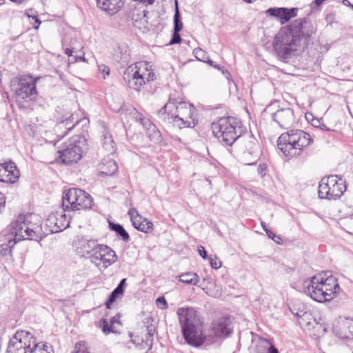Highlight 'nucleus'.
<instances>
[{
	"instance_id": "9d476101",
	"label": "nucleus",
	"mask_w": 353,
	"mask_h": 353,
	"mask_svg": "<svg viewBox=\"0 0 353 353\" xmlns=\"http://www.w3.org/2000/svg\"><path fill=\"white\" fill-rule=\"evenodd\" d=\"M39 78H33L30 75H23L12 79L10 87L14 92L15 99L18 103L33 101L37 96L36 84Z\"/></svg>"
},
{
	"instance_id": "393cba45",
	"label": "nucleus",
	"mask_w": 353,
	"mask_h": 353,
	"mask_svg": "<svg viewBox=\"0 0 353 353\" xmlns=\"http://www.w3.org/2000/svg\"><path fill=\"white\" fill-rule=\"evenodd\" d=\"M100 245L101 244L97 243L94 240H87L82 243L81 249L83 252L86 254L88 257L91 259Z\"/></svg>"
},
{
	"instance_id": "f257e3e1",
	"label": "nucleus",
	"mask_w": 353,
	"mask_h": 353,
	"mask_svg": "<svg viewBox=\"0 0 353 353\" xmlns=\"http://www.w3.org/2000/svg\"><path fill=\"white\" fill-rule=\"evenodd\" d=\"M176 314L185 341L194 347L212 344L218 337L228 336L232 331L230 317L219 319L212 324L208 334H204L203 323L194 309L179 307Z\"/></svg>"
},
{
	"instance_id": "f3484780",
	"label": "nucleus",
	"mask_w": 353,
	"mask_h": 353,
	"mask_svg": "<svg viewBox=\"0 0 353 353\" xmlns=\"http://www.w3.org/2000/svg\"><path fill=\"white\" fill-rule=\"evenodd\" d=\"M273 120L283 128L290 127L295 121L294 111L290 108H281L272 114Z\"/></svg>"
},
{
	"instance_id": "dca6fc26",
	"label": "nucleus",
	"mask_w": 353,
	"mask_h": 353,
	"mask_svg": "<svg viewBox=\"0 0 353 353\" xmlns=\"http://www.w3.org/2000/svg\"><path fill=\"white\" fill-rule=\"evenodd\" d=\"M20 176V172L12 161L0 163V181L14 183Z\"/></svg>"
},
{
	"instance_id": "864d4df0",
	"label": "nucleus",
	"mask_w": 353,
	"mask_h": 353,
	"mask_svg": "<svg viewBox=\"0 0 353 353\" xmlns=\"http://www.w3.org/2000/svg\"><path fill=\"white\" fill-rule=\"evenodd\" d=\"M194 52H195V54L196 55V57L199 59L198 56H201V54L203 53V51L200 49V48H198V49H195L194 50Z\"/></svg>"
},
{
	"instance_id": "4c0bfd02",
	"label": "nucleus",
	"mask_w": 353,
	"mask_h": 353,
	"mask_svg": "<svg viewBox=\"0 0 353 353\" xmlns=\"http://www.w3.org/2000/svg\"><path fill=\"white\" fill-rule=\"evenodd\" d=\"M265 232H266V234L268 235V236L270 239H272L277 244H281L283 243V240H282L281 237H280L279 236H277L276 234H275L273 232H272L269 229H265Z\"/></svg>"
},
{
	"instance_id": "603ef678",
	"label": "nucleus",
	"mask_w": 353,
	"mask_h": 353,
	"mask_svg": "<svg viewBox=\"0 0 353 353\" xmlns=\"http://www.w3.org/2000/svg\"><path fill=\"white\" fill-rule=\"evenodd\" d=\"M208 63L211 66H212V67H214V68H217V69H219V70H221V67H220V66H219L217 64H214V62H213L212 61L209 60V61H208Z\"/></svg>"
},
{
	"instance_id": "4be33fe9",
	"label": "nucleus",
	"mask_w": 353,
	"mask_h": 353,
	"mask_svg": "<svg viewBox=\"0 0 353 353\" xmlns=\"http://www.w3.org/2000/svg\"><path fill=\"white\" fill-rule=\"evenodd\" d=\"M245 149H246V151L245 152L244 155L245 156L251 155V156L254 157V158L255 159V160L253 162H247L246 164L247 165L254 164L255 161H256V159H259V152H258L259 144H258L257 141L255 139H254L252 137L250 136L249 140L248 141V142L245 145Z\"/></svg>"
},
{
	"instance_id": "c756f323",
	"label": "nucleus",
	"mask_w": 353,
	"mask_h": 353,
	"mask_svg": "<svg viewBox=\"0 0 353 353\" xmlns=\"http://www.w3.org/2000/svg\"><path fill=\"white\" fill-rule=\"evenodd\" d=\"M79 123V119L74 118V114H72L68 119H66L63 122L60 123L57 125V129H61L63 127H65L68 129V131L72 130L75 124Z\"/></svg>"
},
{
	"instance_id": "09e8293b",
	"label": "nucleus",
	"mask_w": 353,
	"mask_h": 353,
	"mask_svg": "<svg viewBox=\"0 0 353 353\" xmlns=\"http://www.w3.org/2000/svg\"><path fill=\"white\" fill-rule=\"evenodd\" d=\"M32 20H34V23H32L34 28L37 30L41 24V21L38 19L37 16Z\"/></svg>"
},
{
	"instance_id": "a211bd4d",
	"label": "nucleus",
	"mask_w": 353,
	"mask_h": 353,
	"mask_svg": "<svg viewBox=\"0 0 353 353\" xmlns=\"http://www.w3.org/2000/svg\"><path fill=\"white\" fill-rule=\"evenodd\" d=\"M128 214L132 225L136 229L145 233H151L152 232L153 223L141 216L135 208H130L128 211Z\"/></svg>"
},
{
	"instance_id": "72a5a7b5",
	"label": "nucleus",
	"mask_w": 353,
	"mask_h": 353,
	"mask_svg": "<svg viewBox=\"0 0 353 353\" xmlns=\"http://www.w3.org/2000/svg\"><path fill=\"white\" fill-rule=\"evenodd\" d=\"M344 327H345L348 332L346 331L344 333L340 334L341 338H350L353 336V320H347L343 323Z\"/></svg>"
},
{
	"instance_id": "c85d7f7f",
	"label": "nucleus",
	"mask_w": 353,
	"mask_h": 353,
	"mask_svg": "<svg viewBox=\"0 0 353 353\" xmlns=\"http://www.w3.org/2000/svg\"><path fill=\"white\" fill-rule=\"evenodd\" d=\"M110 228L112 230L114 231L118 235H119L124 241H129V234L121 225L110 223Z\"/></svg>"
},
{
	"instance_id": "79ce46f5",
	"label": "nucleus",
	"mask_w": 353,
	"mask_h": 353,
	"mask_svg": "<svg viewBox=\"0 0 353 353\" xmlns=\"http://www.w3.org/2000/svg\"><path fill=\"white\" fill-rule=\"evenodd\" d=\"M181 41V36L179 34V32L174 31L172 38L170 42V44H176L179 43Z\"/></svg>"
},
{
	"instance_id": "a19ab883",
	"label": "nucleus",
	"mask_w": 353,
	"mask_h": 353,
	"mask_svg": "<svg viewBox=\"0 0 353 353\" xmlns=\"http://www.w3.org/2000/svg\"><path fill=\"white\" fill-rule=\"evenodd\" d=\"M157 305L161 309H165L167 307V302L164 297L160 296L156 300Z\"/></svg>"
},
{
	"instance_id": "473e14b6",
	"label": "nucleus",
	"mask_w": 353,
	"mask_h": 353,
	"mask_svg": "<svg viewBox=\"0 0 353 353\" xmlns=\"http://www.w3.org/2000/svg\"><path fill=\"white\" fill-rule=\"evenodd\" d=\"M183 28V23L181 21L180 12L178 8L177 1H176V9L174 15V31L180 32Z\"/></svg>"
},
{
	"instance_id": "a18cd8bd",
	"label": "nucleus",
	"mask_w": 353,
	"mask_h": 353,
	"mask_svg": "<svg viewBox=\"0 0 353 353\" xmlns=\"http://www.w3.org/2000/svg\"><path fill=\"white\" fill-rule=\"evenodd\" d=\"M25 14L28 17L31 18L32 19H34L37 15V12L34 10L33 9H28L26 10L25 12Z\"/></svg>"
},
{
	"instance_id": "5fc2aeb1",
	"label": "nucleus",
	"mask_w": 353,
	"mask_h": 353,
	"mask_svg": "<svg viewBox=\"0 0 353 353\" xmlns=\"http://www.w3.org/2000/svg\"><path fill=\"white\" fill-rule=\"evenodd\" d=\"M119 323L120 322L117 320V316H114V317L111 319V321H110V323H111V324H112V325L114 327V323Z\"/></svg>"
},
{
	"instance_id": "49530a36",
	"label": "nucleus",
	"mask_w": 353,
	"mask_h": 353,
	"mask_svg": "<svg viewBox=\"0 0 353 353\" xmlns=\"http://www.w3.org/2000/svg\"><path fill=\"white\" fill-rule=\"evenodd\" d=\"M6 204V197L3 193L0 192V212L4 209Z\"/></svg>"
},
{
	"instance_id": "7c9ffc66",
	"label": "nucleus",
	"mask_w": 353,
	"mask_h": 353,
	"mask_svg": "<svg viewBox=\"0 0 353 353\" xmlns=\"http://www.w3.org/2000/svg\"><path fill=\"white\" fill-rule=\"evenodd\" d=\"M7 241L8 242L6 243L1 244L0 247V252L4 256L10 254L11 249L13 248L16 242H17L15 239L12 238H8Z\"/></svg>"
},
{
	"instance_id": "412c9836",
	"label": "nucleus",
	"mask_w": 353,
	"mask_h": 353,
	"mask_svg": "<svg viewBox=\"0 0 353 353\" xmlns=\"http://www.w3.org/2000/svg\"><path fill=\"white\" fill-rule=\"evenodd\" d=\"M97 5L107 14L114 15L123 8L124 0H97Z\"/></svg>"
},
{
	"instance_id": "58836bf2",
	"label": "nucleus",
	"mask_w": 353,
	"mask_h": 353,
	"mask_svg": "<svg viewBox=\"0 0 353 353\" xmlns=\"http://www.w3.org/2000/svg\"><path fill=\"white\" fill-rule=\"evenodd\" d=\"M72 353H89L85 343L83 342H79L76 344L75 350Z\"/></svg>"
},
{
	"instance_id": "37998d69",
	"label": "nucleus",
	"mask_w": 353,
	"mask_h": 353,
	"mask_svg": "<svg viewBox=\"0 0 353 353\" xmlns=\"http://www.w3.org/2000/svg\"><path fill=\"white\" fill-rule=\"evenodd\" d=\"M99 70L101 74H104L103 78H105V76H108L110 74V69L105 65H99Z\"/></svg>"
},
{
	"instance_id": "bb28decb",
	"label": "nucleus",
	"mask_w": 353,
	"mask_h": 353,
	"mask_svg": "<svg viewBox=\"0 0 353 353\" xmlns=\"http://www.w3.org/2000/svg\"><path fill=\"white\" fill-rule=\"evenodd\" d=\"M179 280L185 284L196 285L199 282V276L194 272H186L179 275Z\"/></svg>"
},
{
	"instance_id": "6ab92c4d",
	"label": "nucleus",
	"mask_w": 353,
	"mask_h": 353,
	"mask_svg": "<svg viewBox=\"0 0 353 353\" xmlns=\"http://www.w3.org/2000/svg\"><path fill=\"white\" fill-rule=\"evenodd\" d=\"M297 8H271L267 10V13L272 17L277 18L281 24L288 22L292 18L297 14Z\"/></svg>"
},
{
	"instance_id": "1a4fd4ad",
	"label": "nucleus",
	"mask_w": 353,
	"mask_h": 353,
	"mask_svg": "<svg viewBox=\"0 0 353 353\" xmlns=\"http://www.w3.org/2000/svg\"><path fill=\"white\" fill-rule=\"evenodd\" d=\"M154 73L152 65L147 62H137L127 68L123 79L128 81L130 88L139 91L146 83L153 81Z\"/></svg>"
},
{
	"instance_id": "8fccbe9b",
	"label": "nucleus",
	"mask_w": 353,
	"mask_h": 353,
	"mask_svg": "<svg viewBox=\"0 0 353 353\" xmlns=\"http://www.w3.org/2000/svg\"><path fill=\"white\" fill-rule=\"evenodd\" d=\"M265 169H266V167L265 165H259L257 168L258 173L263 175Z\"/></svg>"
},
{
	"instance_id": "4d7b16f0",
	"label": "nucleus",
	"mask_w": 353,
	"mask_h": 353,
	"mask_svg": "<svg viewBox=\"0 0 353 353\" xmlns=\"http://www.w3.org/2000/svg\"><path fill=\"white\" fill-rule=\"evenodd\" d=\"M325 0H314V3L317 6H321Z\"/></svg>"
},
{
	"instance_id": "c03bdc74",
	"label": "nucleus",
	"mask_w": 353,
	"mask_h": 353,
	"mask_svg": "<svg viewBox=\"0 0 353 353\" xmlns=\"http://www.w3.org/2000/svg\"><path fill=\"white\" fill-rule=\"evenodd\" d=\"M72 51L70 49H66L65 50V53L69 56V57H72ZM78 60H83V61H85V58L83 57H79V58H77L76 57H71V59H70V62L71 63H73V62H75Z\"/></svg>"
},
{
	"instance_id": "ea45409f",
	"label": "nucleus",
	"mask_w": 353,
	"mask_h": 353,
	"mask_svg": "<svg viewBox=\"0 0 353 353\" xmlns=\"http://www.w3.org/2000/svg\"><path fill=\"white\" fill-rule=\"evenodd\" d=\"M102 330L104 333L108 334L114 332V327L106 319H103L102 322Z\"/></svg>"
},
{
	"instance_id": "f03ea898",
	"label": "nucleus",
	"mask_w": 353,
	"mask_h": 353,
	"mask_svg": "<svg viewBox=\"0 0 353 353\" xmlns=\"http://www.w3.org/2000/svg\"><path fill=\"white\" fill-rule=\"evenodd\" d=\"M316 26L310 20L299 19L291 30H281L275 37L274 48L278 56L286 59L307 45L308 39L315 33Z\"/></svg>"
},
{
	"instance_id": "6e6d98bb",
	"label": "nucleus",
	"mask_w": 353,
	"mask_h": 353,
	"mask_svg": "<svg viewBox=\"0 0 353 353\" xmlns=\"http://www.w3.org/2000/svg\"><path fill=\"white\" fill-rule=\"evenodd\" d=\"M125 281H126V279H123L120 281V283H119V284L118 285V286H120V287H121L122 288H123V289H124V285H125Z\"/></svg>"
},
{
	"instance_id": "bf43d9fd",
	"label": "nucleus",
	"mask_w": 353,
	"mask_h": 353,
	"mask_svg": "<svg viewBox=\"0 0 353 353\" xmlns=\"http://www.w3.org/2000/svg\"><path fill=\"white\" fill-rule=\"evenodd\" d=\"M221 71H222V73H223V74H225V77H228V76L229 75L228 72V71H225L224 70H221Z\"/></svg>"
},
{
	"instance_id": "2eb2a0df",
	"label": "nucleus",
	"mask_w": 353,
	"mask_h": 353,
	"mask_svg": "<svg viewBox=\"0 0 353 353\" xmlns=\"http://www.w3.org/2000/svg\"><path fill=\"white\" fill-rule=\"evenodd\" d=\"M60 209L52 212L46 219V225L52 233L59 232L66 229L70 225V219L66 216L65 210Z\"/></svg>"
},
{
	"instance_id": "c9c22d12",
	"label": "nucleus",
	"mask_w": 353,
	"mask_h": 353,
	"mask_svg": "<svg viewBox=\"0 0 353 353\" xmlns=\"http://www.w3.org/2000/svg\"><path fill=\"white\" fill-rule=\"evenodd\" d=\"M147 336H146V343L150 345V348L152 346L153 341V336L156 332V328L153 325H147Z\"/></svg>"
},
{
	"instance_id": "4468645a",
	"label": "nucleus",
	"mask_w": 353,
	"mask_h": 353,
	"mask_svg": "<svg viewBox=\"0 0 353 353\" xmlns=\"http://www.w3.org/2000/svg\"><path fill=\"white\" fill-rule=\"evenodd\" d=\"M117 260L115 252L106 245L101 244L90 261L99 268L106 269Z\"/></svg>"
},
{
	"instance_id": "39448f33",
	"label": "nucleus",
	"mask_w": 353,
	"mask_h": 353,
	"mask_svg": "<svg viewBox=\"0 0 353 353\" xmlns=\"http://www.w3.org/2000/svg\"><path fill=\"white\" fill-rule=\"evenodd\" d=\"M168 112V119L180 129L194 128L198 123V112L194 105L185 101L174 103L168 102L163 107Z\"/></svg>"
},
{
	"instance_id": "aec40b11",
	"label": "nucleus",
	"mask_w": 353,
	"mask_h": 353,
	"mask_svg": "<svg viewBox=\"0 0 353 353\" xmlns=\"http://www.w3.org/2000/svg\"><path fill=\"white\" fill-rule=\"evenodd\" d=\"M136 114V120L143 125L150 141L154 143L159 142L161 140V135L155 125L152 123L148 119L144 117L141 114L138 112Z\"/></svg>"
},
{
	"instance_id": "b1692460",
	"label": "nucleus",
	"mask_w": 353,
	"mask_h": 353,
	"mask_svg": "<svg viewBox=\"0 0 353 353\" xmlns=\"http://www.w3.org/2000/svg\"><path fill=\"white\" fill-rule=\"evenodd\" d=\"M100 173L101 174L112 176L118 169L117 164L112 159H104L101 165Z\"/></svg>"
},
{
	"instance_id": "ddd939ff",
	"label": "nucleus",
	"mask_w": 353,
	"mask_h": 353,
	"mask_svg": "<svg viewBox=\"0 0 353 353\" xmlns=\"http://www.w3.org/2000/svg\"><path fill=\"white\" fill-rule=\"evenodd\" d=\"M85 141L84 138L76 136L73 137L65 148L59 151V157L65 164L77 163L82 157V145Z\"/></svg>"
},
{
	"instance_id": "7ed1b4c3",
	"label": "nucleus",
	"mask_w": 353,
	"mask_h": 353,
	"mask_svg": "<svg viewBox=\"0 0 353 353\" xmlns=\"http://www.w3.org/2000/svg\"><path fill=\"white\" fill-rule=\"evenodd\" d=\"M340 289L336 278L329 272L314 275L303 283L304 293L319 303L331 301L339 294Z\"/></svg>"
},
{
	"instance_id": "a878e982",
	"label": "nucleus",
	"mask_w": 353,
	"mask_h": 353,
	"mask_svg": "<svg viewBox=\"0 0 353 353\" xmlns=\"http://www.w3.org/2000/svg\"><path fill=\"white\" fill-rule=\"evenodd\" d=\"M103 137V148L108 152L113 154L115 151V145L112 135L108 132L104 130Z\"/></svg>"
},
{
	"instance_id": "5701e85b",
	"label": "nucleus",
	"mask_w": 353,
	"mask_h": 353,
	"mask_svg": "<svg viewBox=\"0 0 353 353\" xmlns=\"http://www.w3.org/2000/svg\"><path fill=\"white\" fill-rule=\"evenodd\" d=\"M115 59L122 64H127L130 61V50L125 44L119 45L114 52Z\"/></svg>"
},
{
	"instance_id": "13d9d810",
	"label": "nucleus",
	"mask_w": 353,
	"mask_h": 353,
	"mask_svg": "<svg viewBox=\"0 0 353 353\" xmlns=\"http://www.w3.org/2000/svg\"><path fill=\"white\" fill-rule=\"evenodd\" d=\"M261 226L263 228V229L264 230V231L265 232V229H268L265 225V223L263 222V221H261Z\"/></svg>"
},
{
	"instance_id": "e433bc0d",
	"label": "nucleus",
	"mask_w": 353,
	"mask_h": 353,
	"mask_svg": "<svg viewBox=\"0 0 353 353\" xmlns=\"http://www.w3.org/2000/svg\"><path fill=\"white\" fill-rule=\"evenodd\" d=\"M210 264L212 268L219 269L221 267L222 263L215 255H210L209 256Z\"/></svg>"
},
{
	"instance_id": "6e6552de",
	"label": "nucleus",
	"mask_w": 353,
	"mask_h": 353,
	"mask_svg": "<svg viewBox=\"0 0 353 353\" xmlns=\"http://www.w3.org/2000/svg\"><path fill=\"white\" fill-rule=\"evenodd\" d=\"M214 135L227 145L233 143L241 136L243 128L232 117H223L212 124Z\"/></svg>"
},
{
	"instance_id": "680f3d73",
	"label": "nucleus",
	"mask_w": 353,
	"mask_h": 353,
	"mask_svg": "<svg viewBox=\"0 0 353 353\" xmlns=\"http://www.w3.org/2000/svg\"><path fill=\"white\" fill-rule=\"evenodd\" d=\"M4 0H0V5L3 3Z\"/></svg>"
},
{
	"instance_id": "3c124183",
	"label": "nucleus",
	"mask_w": 353,
	"mask_h": 353,
	"mask_svg": "<svg viewBox=\"0 0 353 353\" xmlns=\"http://www.w3.org/2000/svg\"><path fill=\"white\" fill-rule=\"evenodd\" d=\"M152 319L151 317H146L144 320V324L145 325V327H147V325H152Z\"/></svg>"
},
{
	"instance_id": "052dcab7",
	"label": "nucleus",
	"mask_w": 353,
	"mask_h": 353,
	"mask_svg": "<svg viewBox=\"0 0 353 353\" xmlns=\"http://www.w3.org/2000/svg\"><path fill=\"white\" fill-rule=\"evenodd\" d=\"M343 4H345V5H347V4H348V5H350V1H347V0H343Z\"/></svg>"
},
{
	"instance_id": "2f4dec72",
	"label": "nucleus",
	"mask_w": 353,
	"mask_h": 353,
	"mask_svg": "<svg viewBox=\"0 0 353 353\" xmlns=\"http://www.w3.org/2000/svg\"><path fill=\"white\" fill-rule=\"evenodd\" d=\"M124 289L122 288L120 286H118L112 291V292L110 294L108 301L105 303L106 307L108 308L110 307V305L112 304L117 298L121 295L123 293Z\"/></svg>"
},
{
	"instance_id": "f704fd0d",
	"label": "nucleus",
	"mask_w": 353,
	"mask_h": 353,
	"mask_svg": "<svg viewBox=\"0 0 353 353\" xmlns=\"http://www.w3.org/2000/svg\"><path fill=\"white\" fill-rule=\"evenodd\" d=\"M209 296L214 297V298H219L221 296L222 292L220 288L216 285H213V286L207 288V290L205 292Z\"/></svg>"
},
{
	"instance_id": "de8ad7c7",
	"label": "nucleus",
	"mask_w": 353,
	"mask_h": 353,
	"mask_svg": "<svg viewBox=\"0 0 353 353\" xmlns=\"http://www.w3.org/2000/svg\"><path fill=\"white\" fill-rule=\"evenodd\" d=\"M198 250H199V253L200 256L203 259H207V257H208L207 252L205 251V248L203 246L199 247Z\"/></svg>"
},
{
	"instance_id": "20e7f679",
	"label": "nucleus",
	"mask_w": 353,
	"mask_h": 353,
	"mask_svg": "<svg viewBox=\"0 0 353 353\" xmlns=\"http://www.w3.org/2000/svg\"><path fill=\"white\" fill-rule=\"evenodd\" d=\"M10 232L17 241H40L43 238L41 218L35 214H19L10 223Z\"/></svg>"
},
{
	"instance_id": "9b49d317",
	"label": "nucleus",
	"mask_w": 353,
	"mask_h": 353,
	"mask_svg": "<svg viewBox=\"0 0 353 353\" xmlns=\"http://www.w3.org/2000/svg\"><path fill=\"white\" fill-rule=\"evenodd\" d=\"M92 199L84 190L79 188H71L65 192L62 199L64 209L72 211L91 208Z\"/></svg>"
},
{
	"instance_id": "f8f14e48",
	"label": "nucleus",
	"mask_w": 353,
	"mask_h": 353,
	"mask_svg": "<svg viewBox=\"0 0 353 353\" xmlns=\"http://www.w3.org/2000/svg\"><path fill=\"white\" fill-rule=\"evenodd\" d=\"M345 190V182L342 179L332 175L321 180L318 193L321 199H336L341 196Z\"/></svg>"
},
{
	"instance_id": "cd10ccee",
	"label": "nucleus",
	"mask_w": 353,
	"mask_h": 353,
	"mask_svg": "<svg viewBox=\"0 0 353 353\" xmlns=\"http://www.w3.org/2000/svg\"><path fill=\"white\" fill-rule=\"evenodd\" d=\"M256 353H279V352L267 340H264L257 345Z\"/></svg>"
},
{
	"instance_id": "423d86ee",
	"label": "nucleus",
	"mask_w": 353,
	"mask_h": 353,
	"mask_svg": "<svg viewBox=\"0 0 353 353\" xmlns=\"http://www.w3.org/2000/svg\"><path fill=\"white\" fill-rule=\"evenodd\" d=\"M279 149L290 158L301 154L312 142L311 136L301 130H291L283 133L277 141Z\"/></svg>"
},
{
	"instance_id": "0eeeda50",
	"label": "nucleus",
	"mask_w": 353,
	"mask_h": 353,
	"mask_svg": "<svg viewBox=\"0 0 353 353\" xmlns=\"http://www.w3.org/2000/svg\"><path fill=\"white\" fill-rule=\"evenodd\" d=\"M47 345L37 343L32 333L26 330L17 331L10 340L8 353H51Z\"/></svg>"
}]
</instances>
